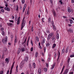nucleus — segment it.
<instances>
[{
  "instance_id": "43",
  "label": "nucleus",
  "mask_w": 74,
  "mask_h": 74,
  "mask_svg": "<svg viewBox=\"0 0 74 74\" xmlns=\"http://www.w3.org/2000/svg\"><path fill=\"white\" fill-rule=\"evenodd\" d=\"M25 0H22V3L23 4H24L25 3Z\"/></svg>"
},
{
  "instance_id": "42",
  "label": "nucleus",
  "mask_w": 74,
  "mask_h": 74,
  "mask_svg": "<svg viewBox=\"0 0 74 74\" xmlns=\"http://www.w3.org/2000/svg\"><path fill=\"white\" fill-rule=\"evenodd\" d=\"M50 3L51 4H53V0H50Z\"/></svg>"
},
{
  "instance_id": "40",
  "label": "nucleus",
  "mask_w": 74,
  "mask_h": 74,
  "mask_svg": "<svg viewBox=\"0 0 74 74\" xmlns=\"http://www.w3.org/2000/svg\"><path fill=\"white\" fill-rule=\"evenodd\" d=\"M51 18H49V20L48 21V22H49V23H50L51 22Z\"/></svg>"
},
{
  "instance_id": "5",
  "label": "nucleus",
  "mask_w": 74,
  "mask_h": 74,
  "mask_svg": "<svg viewBox=\"0 0 74 74\" xmlns=\"http://www.w3.org/2000/svg\"><path fill=\"white\" fill-rule=\"evenodd\" d=\"M23 64H24V63L21 62L20 65V69H22V68L23 67Z\"/></svg>"
},
{
  "instance_id": "17",
  "label": "nucleus",
  "mask_w": 74,
  "mask_h": 74,
  "mask_svg": "<svg viewBox=\"0 0 74 74\" xmlns=\"http://www.w3.org/2000/svg\"><path fill=\"white\" fill-rule=\"evenodd\" d=\"M52 26L54 30L55 31H56V27H55V25Z\"/></svg>"
},
{
  "instance_id": "10",
  "label": "nucleus",
  "mask_w": 74,
  "mask_h": 74,
  "mask_svg": "<svg viewBox=\"0 0 74 74\" xmlns=\"http://www.w3.org/2000/svg\"><path fill=\"white\" fill-rule=\"evenodd\" d=\"M56 37L57 39H58L59 38V34L58 33H57Z\"/></svg>"
},
{
  "instance_id": "45",
  "label": "nucleus",
  "mask_w": 74,
  "mask_h": 74,
  "mask_svg": "<svg viewBox=\"0 0 74 74\" xmlns=\"http://www.w3.org/2000/svg\"><path fill=\"white\" fill-rule=\"evenodd\" d=\"M70 58H68V60H67V62H68V63H69V62H70Z\"/></svg>"
},
{
  "instance_id": "26",
  "label": "nucleus",
  "mask_w": 74,
  "mask_h": 74,
  "mask_svg": "<svg viewBox=\"0 0 74 74\" xmlns=\"http://www.w3.org/2000/svg\"><path fill=\"white\" fill-rule=\"evenodd\" d=\"M4 33H5L3 31H2L1 34L3 36H4L5 35Z\"/></svg>"
},
{
  "instance_id": "18",
  "label": "nucleus",
  "mask_w": 74,
  "mask_h": 74,
  "mask_svg": "<svg viewBox=\"0 0 74 74\" xmlns=\"http://www.w3.org/2000/svg\"><path fill=\"white\" fill-rule=\"evenodd\" d=\"M44 20H45V18H42V23H44V22H45V21H44Z\"/></svg>"
},
{
  "instance_id": "9",
  "label": "nucleus",
  "mask_w": 74,
  "mask_h": 74,
  "mask_svg": "<svg viewBox=\"0 0 74 74\" xmlns=\"http://www.w3.org/2000/svg\"><path fill=\"white\" fill-rule=\"evenodd\" d=\"M64 68H65V66L64 65L63 66V68L61 70V72L60 73V74H62V73H63V70H64Z\"/></svg>"
},
{
  "instance_id": "34",
  "label": "nucleus",
  "mask_w": 74,
  "mask_h": 74,
  "mask_svg": "<svg viewBox=\"0 0 74 74\" xmlns=\"http://www.w3.org/2000/svg\"><path fill=\"white\" fill-rule=\"evenodd\" d=\"M19 9V6L18 5H17L16 6V11H18V9Z\"/></svg>"
},
{
  "instance_id": "57",
  "label": "nucleus",
  "mask_w": 74,
  "mask_h": 74,
  "mask_svg": "<svg viewBox=\"0 0 74 74\" xmlns=\"http://www.w3.org/2000/svg\"><path fill=\"white\" fill-rule=\"evenodd\" d=\"M4 57V54H3L2 56L1 59H3Z\"/></svg>"
},
{
  "instance_id": "30",
  "label": "nucleus",
  "mask_w": 74,
  "mask_h": 74,
  "mask_svg": "<svg viewBox=\"0 0 74 74\" xmlns=\"http://www.w3.org/2000/svg\"><path fill=\"white\" fill-rule=\"evenodd\" d=\"M14 65H12L11 67V69L10 70V71H12V69H13V68L14 67Z\"/></svg>"
},
{
  "instance_id": "14",
  "label": "nucleus",
  "mask_w": 74,
  "mask_h": 74,
  "mask_svg": "<svg viewBox=\"0 0 74 74\" xmlns=\"http://www.w3.org/2000/svg\"><path fill=\"white\" fill-rule=\"evenodd\" d=\"M4 3H5V4H6L5 5V7H8V3L7 2V1H4Z\"/></svg>"
},
{
  "instance_id": "55",
  "label": "nucleus",
  "mask_w": 74,
  "mask_h": 74,
  "mask_svg": "<svg viewBox=\"0 0 74 74\" xmlns=\"http://www.w3.org/2000/svg\"><path fill=\"white\" fill-rule=\"evenodd\" d=\"M18 65H17L16 67V72H18Z\"/></svg>"
},
{
  "instance_id": "21",
  "label": "nucleus",
  "mask_w": 74,
  "mask_h": 74,
  "mask_svg": "<svg viewBox=\"0 0 74 74\" xmlns=\"http://www.w3.org/2000/svg\"><path fill=\"white\" fill-rule=\"evenodd\" d=\"M36 41H37V42H38V41H39V39L38 38V36H36Z\"/></svg>"
},
{
  "instance_id": "37",
  "label": "nucleus",
  "mask_w": 74,
  "mask_h": 74,
  "mask_svg": "<svg viewBox=\"0 0 74 74\" xmlns=\"http://www.w3.org/2000/svg\"><path fill=\"white\" fill-rule=\"evenodd\" d=\"M45 39L43 38L42 40V43H43V44H44V43H45Z\"/></svg>"
},
{
  "instance_id": "33",
  "label": "nucleus",
  "mask_w": 74,
  "mask_h": 74,
  "mask_svg": "<svg viewBox=\"0 0 74 74\" xmlns=\"http://www.w3.org/2000/svg\"><path fill=\"white\" fill-rule=\"evenodd\" d=\"M63 61H62L60 64V65L61 66H63Z\"/></svg>"
},
{
  "instance_id": "41",
  "label": "nucleus",
  "mask_w": 74,
  "mask_h": 74,
  "mask_svg": "<svg viewBox=\"0 0 74 74\" xmlns=\"http://www.w3.org/2000/svg\"><path fill=\"white\" fill-rule=\"evenodd\" d=\"M64 53V49H63L62 50V53Z\"/></svg>"
},
{
  "instance_id": "16",
  "label": "nucleus",
  "mask_w": 74,
  "mask_h": 74,
  "mask_svg": "<svg viewBox=\"0 0 74 74\" xmlns=\"http://www.w3.org/2000/svg\"><path fill=\"white\" fill-rule=\"evenodd\" d=\"M55 64H53L52 65V66L51 68V70H52V69H54V67H55Z\"/></svg>"
},
{
  "instance_id": "50",
  "label": "nucleus",
  "mask_w": 74,
  "mask_h": 74,
  "mask_svg": "<svg viewBox=\"0 0 74 74\" xmlns=\"http://www.w3.org/2000/svg\"><path fill=\"white\" fill-rule=\"evenodd\" d=\"M31 31L32 32H33V26L32 27Z\"/></svg>"
},
{
  "instance_id": "29",
  "label": "nucleus",
  "mask_w": 74,
  "mask_h": 74,
  "mask_svg": "<svg viewBox=\"0 0 74 74\" xmlns=\"http://www.w3.org/2000/svg\"><path fill=\"white\" fill-rule=\"evenodd\" d=\"M51 23L52 25V26H53L54 25V22H53V21H51Z\"/></svg>"
},
{
  "instance_id": "12",
  "label": "nucleus",
  "mask_w": 74,
  "mask_h": 74,
  "mask_svg": "<svg viewBox=\"0 0 74 74\" xmlns=\"http://www.w3.org/2000/svg\"><path fill=\"white\" fill-rule=\"evenodd\" d=\"M21 52H25V49L24 47L22 48L21 49Z\"/></svg>"
},
{
  "instance_id": "7",
  "label": "nucleus",
  "mask_w": 74,
  "mask_h": 74,
  "mask_svg": "<svg viewBox=\"0 0 74 74\" xmlns=\"http://www.w3.org/2000/svg\"><path fill=\"white\" fill-rule=\"evenodd\" d=\"M41 69L40 68H39L38 69V72L39 74H41Z\"/></svg>"
},
{
  "instance_id": "4",
  "label": "nucleus",
  "mask_w": 74,
  "mask_h": 74,
  "mask_svg": "<svg viewBox=\"0 0 74 74\" xmlns=\"http://www.w3.org/2000/svg\"><path fill=\"white\" fill-rule=\"evenodd\" d=\"M4 9L5 10H6L8 11H10V9L9 8H8V6L5 7Z\"/></svg>"
},
{
  "instance_id": "59",
  "label": "nucleus",
  "mask_w": 74,
  "mask_h": 74,
  "mask_svg": "<svg viewBox=\"0 0 74 74\" xmlns=\"http://www.w3.org/2000/svg\"><path fill=\"white\" fill-rule=\"evenodd\" d=\"M3 71H0V74H3Z\"/></svg>"
},
{
  "instance_id": "15",
  "label": "nucleus",
  "mask_w": 74,
  "mask_h": 74,
  "mask_svg": "<svg viewBox=\"0 0 74 74\" xmlns=\"http://www.w3.org/2000/svg\"><path fill=\"white\" fill-rule=\"evenodd\" d=\"M5 61L7 62V63H9V62H10V60H8V59L6 58L5 59Z\"/></svg>"
},
{
  "instance_id": "47",
  "label": "nucleus",
  "mask_w": 74,
  "mask_h": 74,
  "mask_svg": "<svg viewBox=\"0 0 74 74\" xmlns=\"http://www.w3.org/2000/svg\"><path fill=\"white\" fill-rule=\"evenodd\" d=\"M70 58H73V57H74V54L71 55L70 56Z\"/></svg>"
},
{
  "instance_id": "46",
  "label": "nucleus",
  "mask_w": 74,
  "mask_h": 74,
  "mask_svg": "<svg viewBox=\"0 0 74 74\" xmlns=\"http://www.w3.org/2000/svg\"><path fill=\"white\" fill-rule=\"evenodd\" d=\"M73 21H72L71 20H70V23L71 24H72L73 23Z\"/></svg>"
},
{
  "instance_id": "32",
  "label": "nucleus",
  "mask_w": 74,
  "mask_h": 74,
  "mask_svg": "<svg viewBox=\"0 0 74 74\" xmlns=\"http://www.w3.org/2000/svg\"><path fill=\"white\" fill-rule=\"evenodd\" d=\"M68 50H69V48L68 47H67L66 50V53H67V52H68Z\"/></svg>"
},
{
  "instance_id": "44",
  "label": "nucleus",
  "mask_w": 74,
  "mask_h": 74,
  "mask_svg": "<svg viewBox=\"0 0 74 74\" xmlns=\"http://www.w3.org/2000/svg\"><path fill=\"white\" fill-rule=\"evenodd\" d=\"M26 4H25L24 5V7H23V8H25V9H26Z\"/></svg>"
},
{
  "instance_id": "31",
  "label": "nucleus",
  "mask_w": 74,
  "mask_h": 74,
  "mask_svg": "<svg viewBox=\"0 0 74 74\" xmlns=\"http://www.w3.org/2000/svg\"><path fill=\"white\" fill-rule=\"evenodd\" d=\"M37 56H38V52H37L36 53L35 57L36 58H37Z\"/></svg>"
},
{
  "instance_id": "24",
  "label": "nucleus",
  "mask_w": 74,
  "mask_h": 74,
  "mask_svg": "<svg viewBox=\"0 0 74 74\" xmlns=\"http://www.w3.org/2000/svg\"><path fill=\"white\" fill-rule=\"evenodd\" d=\"M28 60V57L27 56L25 58V61L26 62Z\"/></svg>"
},
{
  "instance_id": "22",
  "label": "nucleus",
  "mask_w": 74,
  "mask_h": 74,
  "mask_svg": "<svg viewBox=\"0 0 74 74\" xmlns=\"http://www.w3.org/2000/svg\"><path fill=\"white\" fill-rule=\"evenodd\" d=\"M33 64V66L34 68H36V64L35 63H32Z\"/></svg>"
},
{
  "instance_id": "1",
  "label": "nucleus",
  "mask_w": 74,
  "mask_h": 74,
  "mask_svg": "<svg viewBox=\"0 0 74 74\" xmlns=\"http://www.w3.org/2000/svg\"><path fill=\"white\" fill-rule=\"evenodd\" d=\"M53 36V33H51L49 34L47 36V40L48 41H49L50 40V38Z\"/></svg>"
},
{
  "instance_id": "11",
  "label": "nucleus",
  "mask_w": 74,
  "mask_h": 74,
  "mask_svg": "<svg viewBox=\"0 0 74 74\" xmlns=\"http://www.w3.org/2000/svg\"><path fill=\"white\" fill-rule=\"evenodd\" d=\"M67 11L69 12H71V9L69 7H68Z\"/></svg>"
},
{
  "instance_id": "62",
  "label": "nucleus",
  "mask_w": 74,
  "mask_h": 74,
  "mask_svg": "<svg viewBox=\"0 0 74 74\" xmlns=\"http://www.w3.org/2000/svg\"><path fill=\"white\" fill-rule=\"evenodd\" d=\"M71 3H74V0H71Z\"/></svg>"
},
{
  "instance_id": "51",
  "label": "nucleus",
  "mask_w": 74,
  "mask_h": 74,
  "mask_svg": "<svg viewBox=\"0 0 74 74\" xmlns=\"http://www.w3.org/2000/svg\"><path fill=\"white\" fill-rule=\"evenodd\" d=\"M33 51V47H32L31 48V51L32 52Z\"/></svg>"
},
{
  "instance_id": "48",
  "label": "nucleus",
  "mask_w": 74,
  "mask_h": 74,
  "mask_svg": "<svg viewBox=\"0 0 74 74\" xmlns=\"http://www.w3.org/2000/svg\"><path fill=\"white\" fill-rule=\"evenodd\" d=\"M50 60H51V58H49L48 59V62H49V61H50Z\"/></svg>"
},
{
  "instance_id": "54",
  "label": "nucleus",
  "mask_w": 74,
  "mask_h": 74,
  "mask_svg": "<svg viewBox=\"0 0 74 74\" xmlns=\"http://www.w3.org/2000/svg\"><path fill=\"white\" fill-rule=\"evenodd\" d=\"M39 48L40 49H42V47L41 46H39Z\"/></svg>"
},
{
  "instance_id": "6",
  "label": "nucleus",
  "mask_w": 74,
  "mask_h": 74,
  "mask_svg": "<svg viewBox=\"0 0 74 74\" xmlns=\"http://www.w3.org/2000/svg\"><path fill=\"white\" fill-rule=\"evenodd\" d=\"M68 71H69V69H66L65 70V71L63 73V74H67Z\"/></svg>"
},
{
  "instance_id": "25",
  "label": "nucleus",
  "mask_w": 74,
  "mask_h": 74,
  "mask_svg": "<svg viewBox=\"0 0 74 74\" xmlns=\"http://www.w3.org/2000/svg\"><path fill=\"white\" fill-rule=\"evenodd\" d=\"M17 38H15V40H14V42L15 43H16V42H17L18 41V40H17Z\"/></svg>"
},
{
  "instance_id": "60",
  "label": "nucleus",
  "mask_w": 74,
  "mask_h": 74,
  "mask_svg": "<svg viewBox=\"0 0 74 74\" xmlns=\"http://www.w3.org/2000/svg\"><path fill=\"white\" fill-rule=\"evenodd\" d=\"M10 72V71L8 70L7 72V73H6V74H9V72Z\"/></svg>"
},
{
  "instance_id": "28",
  "label": "nucleus",
  "mask_w": 74,
  "mask_h": 74,
  "mask_svg": "<svg viewBox=\"0 0 74 74\" xmlns=\"http://www.w3.org/2000/svg\"><path fill=\"white\" fill-rule=\"evenodd\" d=\"M44 71L45 72H47V68L46 67L44 68Z\"/></svg>"
},
{
  "instance_id": "2",
  "label": "nucleus",
  "mask_w": 74,
  "mask_h": 74,
  "mask_svg": "<svg viewBox=\"0 0 74 74\" xmlns=\"http://www.w3.org/2000/svg\"><path fill=\"white\" fill-rule=\"evenodd\" d=\"M8 38L7 36H5V39H3L2 40V42H3V44L5 43V42H7V41H8L7 40Z\"/></svg>"
},
{
  "instance_id": "23",
  "label": "nucleus",
  "mask_w": 74,
  "mask_h": 74,
  "mask_svg": "<svg viewBox=\"0 0 74 74\" xmlns=\"http://www.w3.org/2000/svg\"><path fill=\"white\" fill-rule=\"evenodd\" d=\"M8 24V26H12V23H7Z\"/></svg>"
},
{
  "instance_id": "13",
  "label": "nucleus",
  "mask_w": 74,
  "mask_h": 74,
  "mask_svg": "<svg viewBox=\"0 0 74 74\" xmlns=\"http://www.w3.org/2000/svg\"><path fill=\"white\" fill-rule=\"evenodd\" d=\"M68 32H70V33H73V30L71 28H69Z\"/></svg>"
},
{
  "instance_id": "8",
  "label": "nucleus",
  "mask_w": 74,
  "mask_h": 74,
  "mask_svg": "<svg viewBox=\"0 0 74 74\" xmlns=\"http://www.w3.org/2000/svg\"><path fill=\"white\" fill-rule=\"evenodd\" d=\"M53 14L54 17H55L56 16V12H55V11L54 10H53Z\"/></svg>"
},
{
  "instance_id": "53",
  "label": "nucleus",
  "mask_w": 74,
  "mask_h": 74,
  "mask_svg": "<svg viewBox=\"0 0 74 74\" xmlns=\"http://www.w3.org/2000/svg\"><path fill=\"white\" fill-rule=\"evenodd\" d=\"M44 53L45 52V51H46V47H44Z\"/></svg>"
},
{
  "instance_id": "39",
  "label": "nucleus",
  "mask_w": 74,
  "mask_h": 74,
  "mask_svg": "<svg viewBox=\"0 0 74 74\" xmlns=\"http://www.w3.org/2000/svg\"><path fill=\"white\" fill-rule=\"evenodd\" d=\"M31 43L32 46H33V41H32V39L31 40Z\"/></svg>"
},
{
  "instance_id": "38",
  "label": "nucleus",
  "mask_w": 74,
  "mask_h": 74,
  "mask_svg": "<svg viewBox=\"0 0 74 74\" xmlns=\"http://www.w3.org/2000/svg\"><path fill=\"white\" fill-rule=\"evenodd\" d=\"M22 23H24L25 24V23H26V20H23Z\"/></svg>"
},
{
  "instance_id": "52",
  "label": "nucleus",
  "mask_w": 74,
  "mask_h": 74,
  "mask_svg": "<svg viewBox=\"0 0 74 74\" xmlns=\"http://www.w3.org/2000/svg\"><path fill=\"white\" fill-rule=\"evenodd\" d=\"M27 15H29V11L28 10L27 11Z\"/></svg>"
},
{
  "instance_id": "20",
  "label": "nucleus",
  "mask_w": 74,
  "mask_h": 74,
  "mask_svg": "<svg viewBox=\"0 0 74 74\" xmlns=\"http://www.w3.org/2000/svg\"><path fill=\"white\" fill-rule=\"evenodd\" d=\"M21 49L19 48L18 49V52H17V54H19V53H20L21 52Z\"/></svg>"
},
{
  "instance_id": "35",
  "label": "nucleus",
  "mask_w": 74,
  "mask_h": 74,
  "mask_svg": "<svg viewBox=\"0 0 74 74\" xmlns=\"http://www.w3.org/2000/svg\"><path fill=\"white\" fill-rule=\"evenodd\" d=\"M46 66L48 68V67H49V64L48 63H46Z\"/></svg>"
},
{
  "instance_id": "56",
  "label": "nucleus",
  "mask_w": 74,
  "mask_h": 74,
  "mask_svg": "<svg viewBox=\"0 0 74 74\" xmlns=\"http://www.w3.org/2000/svg\"><path fill=\"white\" fill-rule=\"evenodd\" d=\"M49 43H47L46 44V45L47 47H49Z\"/></svg>"
},
{
  "instance_id": "19",
  "label": "nucleus",
  "mask_w": 74,
  "mask_h": 74,
  "mask_svg": "<svg viewBox=\"0 0 74 74\" xmlns=\"http://www.w3.org/2000/svg\"><path fill=\"white\" fill-rule=\"evenodd\" d=\"M56 44L54 43L53 45L52 48H55V47H56Z\"/></svg>"
},
{
  "instance_id": "58",
  "label": "nucleus",
  "mask_w": 74,
  "mask_h": 74,
  "mask_svg": "<svg viewBox=\"0 0 74 74\" xmlns=\"http://www.w3.org/2000/svg\"><path fill=\"white\" fill-rule=\"evenodd\" d=\"M9 21L10 22H12V23H14V21H13V20H10Z\"/></svg>"
},
{
  "instance_id": "36",
  "label": "nucleus",
  "mask_w": 74,
  "mask_h": 74,
  "mask_svg": "<svg viewBox=\"0 0 74 74\" xmlns=\"http://www.w3.org/2000/svg\"><path fill=\"white\" fill-rule=\"evenodd\" d=\"M19 23H20V21L18 20L17 22V25H19Z\"/></svg>"
},
{
  "instance_id": "64",
  "label": "nucleus",
  "mask_w": 74,
  "mask_h": 74,
  "mask_svg": "<svg viewBox=\"0 0 74 74\" xmlns=\"http://www.w3.org/2000/svg\"><path fill=\"white\" fill-rule=\"evenodd\" d=\"M56 53H55V54L54 55V57H55V58H56Z\"/></svg>"
},
{
  "instance_id": "49",
  "label": "nucleus",
  "mask_w": 74,
  "mask_h": 74,
  "mask_svg": "<svg viewBox=\"0 0 74 74\" xmlns=\"http://www.w3.org/2000/svg\"><path fill=\"white\" fill-rule=\"evenodd\" d=\"M1 11L3 12V13H4V10L3 9H1Z\"/></svg>"
},
{
  "instance_id": "3",
  "label": "nucleus",
  "mask_w": 74,
  "mask_h": 74,
  "mask_svg": "<svg viewBox=\"0 0 74 74\" xmlns=\"http://www.w3.org/2000/svg\"><path fill=\"white\" fill-rule=\"evenodd\" d=\"M25 24L24 23H22V24L21 25V30H22L23 28L24 27H25Z\"/></svg>"
},
{
  "instance_id": "63",
  "label": "nucleus",
  "mask_w": 74,
  "mask_h": 74,
  "mask_svg": "<svg viewBox=\"0 0 74 74\" xmlns=\"http://www.w3.org/2000/svg\"><path fill=\"white\" fill-rule=\"evenodd\" d=\"M45 35V36H47V34L46 32H45L44 33Z\"/></svg>"
},
{
  "instance_id": "61",
  "label": "nucleus",
  "mask_w": 74,
  "mask_h": 74,
  "mask_svg": "<svg viewBox=\"0 0 74 74\" xmlns=\"http://www.w3.org/2000/svg\"><path fill=\"white\" fill-rule=\"evenodd\" d=\"M60 52H59V51H58V55L59 56H60Z\"/></svg>"
},
{
  "instance_id": "27",
  "label": "nucleus",
  "mask_w": 74,
  "mask_h": 74,
  "mask_svg": "<svg viewBox=\"0 0 74 74\" xmlns=\"http://www.w3.org/2000/svg\"><path fill=\"white\" fill-rule=\"evenodd\" d=\"M46 33L47 34H49L50 33V32L48 30H46Z\"/></svg>"
}]
</instances>
